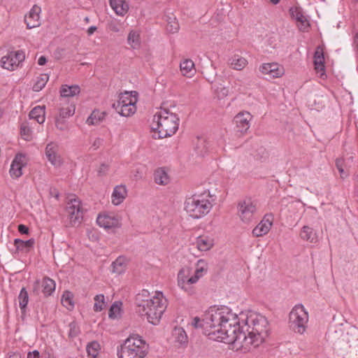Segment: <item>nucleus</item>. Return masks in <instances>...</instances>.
<instances>
[{
  "label": "nucleus",
  "mask_w": 358,
  "mask_h": 358,
  "mask_svg": "<svg viewBox=\"0 0 358 358\" xmlns=\"http://www.w3.org/2000/svg\"><path fill=\"white\" fill-rule=\"evenodd\" d=\"M239 315L227 306H211L203 315L205 334L218 342L236 345L238 331L241 329Z\"/></svg>",
  "instance_id": "f257e3e1"
},
{
  "label": "nucleus",
  "mask_w": 358,
  "mask_h": 358,
  "mask_svg": "<svg viewBox=\"0 0 358 358\" xmlns=\"http://www.w3.org/2000/svg\"><path fill=\"white\" fill-rule=\"evenodd\" d=\"M241 329L238 331L236 347L246 352L257 348L268 337L270 327L264 315L252 311L239 314Z\"/></svg>",
  "instance_id": "f03ea898"
},
{
  "label": "nucleus",
  "mask_w": 358,
  "mask_h": 358,
  "mask_svg": "<svg viewBox=\"0 0 358 358\" xmlns=\"http://www.w3.org/2000/svg\"><path fill=\"white\" fill-rule=\"evenodd\" d=\"M136 304L137 312L145 316L150 323L157 325L166 310L167 301L161 292H156L151 296L148 290L143 289L136 296Z\"/></svg>",
  "instance_id": "7ed1b4c3"
},
{
  "label": "nucleus",
  "mask_w": 358,
  "mask_h": 358,
  "mask_svg": "<svg viewBox=\"0 0 358 358\" xmlns=\"http://www.w3.org/2000/svg\"><path fill=\"white\" fill-rule=\"evenodd\" d=\"M180 119L176 113L161 108L152 119V129L157 131L159 138L173 135L178 129Z\"/></svg>",
  "instance_id": "20e7f679"
},
{
  "label": "nucleus",
  "mask_w": 358,
  "mask_h": 358,
  "mask_svg": "<svg viewBox=\"0 0 358 358\" xmlns=\"http://www.w3.org/2000/svg\"><path fill=\"white\" fill-rule=\"evenodd\" d=\"M148 350L145 341L138 335H131L117 348L118 358H144Z\"/></svg>",
  "instance_id": "39448f33"
},
{
  "label": "nucleus",
  "mask_w": 358,
  "mask_h": 358,
  "mask_svg": "<svg viewBox=\"0 0 358 358\" xmlns=\"http://www.w3.org/2000/svg\"><path fill=\"white\" fill-rule=\"evenodd\" d=\"M209 194H194L186 199L185 210L194 219H199L208 214L213 207Z\"/></svg>",
  "instance_id": "423d86ee"
},
{
  "label": "nucleus",
  "mask_w": 358,
  "mask_h": 358,
  "mask_svg": "<svg viewBox=\"0 0 358 358\" xmlns=\"http://www.w3.org/2000/svg\"><path fill=\"white\" fill-rule=\"evenodd\" d=\"M308 314L302 304L296 305L289 315V327L296 333L303 334L306 329Z\"/></svg>",
  "instance_id": "0eeeda50"
},
{
  "label": "nucleus",
  "mask_w": 358,
  "mask_h": 358,
  "mask_svg": "<svg viewBox=\"0 0 358 358\" xmlns=\"http://www.w3.org/2000/svg\"><path fill=\"white\" fill-rule=\"evenodd\" d=\"M136 99L132 98L130 94L125 92L121 94L117 102L114 103L113 106L120 115L124 117H129L136 112Z\"/></svg>",
  "instance_id": "6e6552de"
},
{
  "label": "nucleus",
  "mask_w": 358,
  "mask_h": 358,
  "mask_svg": "<svg viewBox=\"0 0 358 358\" xmlns=\"http://www.w3.org/2000/svg\"><path fill=\"white\" fill-rule=\"evenodd\" d=\"M237 208L238 215L243 222L249 224L255 220L257 208L250 199L240 201Z\"/></svg>",
  "instance_id": "1a4fd4ad"
},
{
  "label": "nucleus",
  "mask_w": 358,
  "mask_h": 358,
  "mask_svg": "<svg viewBox=\"0 0 358 358\" xmlns=\"http://www.w3.org/2000/svg\"><path fill=\"white\" fill-rule=\"evenodd\" d=\"M66 210L72 225L74 226L81 223L83 212L80 200L76 198L71 199L66 204Z\"/></svg>",
  "instance_id": "9d476101"
},
{
  "label": "nucleus",
  "mask_w": 358,
  "mask_h": 358,
  "mask_svg": "<svg viewBox=\"0 0 358 358\" xmlns=\"http://www.w3.org/2000/svg\"><path fill=\"white\" fill-rule=\"evenodd\" d=\"M25 58L24 53L18 50L10 52L0 60V66L8 71L15 70Z\"/></svg>",
  "instance_id": "9b49d317"
},
{
  "label": "nucleus",
  "mask_w": 358,
  "mask_h": 358,
  "mask_svg": "<svg viewBox=\"0 0 358 358\" xmlns=\"http://www.w3.org/2000/svg\"><path fill=\"white\" fill-rule=\"evenodd\" d=\"M191 273L190 268L184 267L178 273V285L189 295L194 293L192 285L195 284V282H190Z\"/></svg>",
  "instance_id": "f8f14e48"
},
{
  "label": "nucleus",
  "mask_w": 358,
  "mask_h": 358,
  "mask_svg": "<svg viewBox=\"0 0 358 358\" xmlns=\"http://www.w3.org/2000/svg\"><path fill=\"white\" fill-rule=\"evenodd\" d=\"M55 282L53 280L48 277H45L42 280L41 285L38 280H36L34 284L33 293L38 294L40 287H42V292L45 296H50L55 290Z\"/></svg>",
  "instance_id": "ddd939ff"
},
{
  "label": "nucleus",
  "mask_w": 358,
  "mask_h": 358,
  "mask_svg": "<svg viewBox=\"0 0 358 358\" xmlns=\"http://www.w3.org/2000/svg\"><path fill=\"white\" fill-rule=\"evenodd\" d=\"M273 216L272 214H266L263 220L253 229L252 234L255 237H260L266 234L273 224Z\"/></svg>",
  "instance_id": "4468645a"
},
{
  "label": "nucleus",
  "mask_w": 358,
  "mask_h": 358,
  "mask_svg": "<svg viewBox=\"0 0 358 358\" xmlns=\"http://www.w3.org/2000/svg\"><path fill=\"white\" fill-rule=\"evenodd\" d=\"M41 8L34 5L27 15L24 16V22L27 29H32L41 25L40 13Z\"/></svg>",
  "instance_id": "2eb2a0df"
},
{
  "label": "nucleus",
  "mask_w": 358,
  "mask_h": 358,
  "mask_svg": "<svg viewBox=\"0 0 358 358\" xmlns=\"http://www.w3.org/2000/svg\"><path fill=\"white\" fill-rule=\"evenodd\" d=\"M252 117V116L248 112L238 113L234 117L237 131L241 133L247 132L250 127Z\"/></svg>",
  "instance_id": "dca6fc26"
},
{
  "label": "nucleus",
  "mask_w": 358,
  "mask_h": 358,
  "mask_svg": "<svg viewBox=\"0 0 358 358\" xmlns=\"http://www.w3.org/2000/svg\"><path fill=\"white\" fill-rule=\"evenodd\" d=\"M24 156L22 154L15 155L12 162L9 171L10 175L13 178H18L22 175V167L24 166Z\"/></svg>",
  "instance_id": "f3484780"
},
{
  "label": "nucleus",
  "mask_w": 358,
  "mask_h": 358,
  "mask_svg": "<svg viewBox=\"0 0 358 358\" xmlns=\"http://www.w3.org/2000/svg\"><path fill=\"white\" fill-rule=\"evenodd\" d=\"M35 244V240L34 238H30L27 241H22L20 238H15L14 240V246L13 249H10V251L13 255L18 254L20 252H29Z\"/></svg>",
  "instance_id": "a211bd4d"
},
{
  "label": "nucleus",
  "mask_w": 358,
  "mask_h": 358,
  "mask_svg": "<svg viewBox=\"0 0 358 358\" xmlns=\"http://www.w3.org/2000/svg\"><path fill=\"white\" fill-rule=\"evenodd\" d=\"M97 224L105 229H111L120 226V221L115 216L108 214H100L96 219Z\"/></svg>",
  "instance_id": "6ab92c4d"
},
{
  "label": "nucleus",
  "mask_w": 358,
  "mask_h": 358,
  "mask_svg": "<svg viewBox=\"0 0 358 358\" xmlns=\"http://www.w3.org/2000/svg\"><path fill=\"white\" fill-rule=\"evenodd\" d=\"M314 65L317 73L322 78L325 74L324 57L322 48L317 47L314 54Z\"/></svg>",
  "instance_id": "aec40b11"
},
{
  "label": "nucleus",
  "mask_w": 358,
  "mask_h": 358,
  "mask_svg": "<svg viewBox=\"0 0 358 358\" xmlns=\"http://www.w3.org/2000/svg\"><path fill=\"white\" fill-rule=\"evenodd\" d=\"M173 343L179 345H185L188 342L187 335L183 328L175 327L171 332Z\"/></svg>",
  "instance_id": "412c9836"
},
{
  "label": "nucleus",
  "mask_w": 358,
  "mask_h": 358,
  "mask_svg": "<svg viewBox=\"0 0 358 358\" xmlns=\"http://www.w3.org/2000/svg\"><path fill=\"white\" fill-rule=\"evenodd\" d=\"M57 147L55 144L51 143L47 145L45 148V155L50 163L56 166L61 165L60 157L57 155Z\"/></svg>",
  "instance_id": "4be33fe9"
},
{
  "label": "nucleus",
  "mask_w": 358,
  "mask_h": 358,
  "mask_svg": "<svg viewBox=\"0 0 358 358\" xmlns=\"http://www.w3.org/2000/svg\"><path fill=\"white\" fill-rule=\"evenodd\" d=\"M259 71L265 75H268L271 78H279L282 74L281 70L278 69L277 64H263L259 67Z\"/></svg>",
  "instance_id": "5701e85b"
},
{
  "label": "nucleus",
  "mask_w": 358,
  "mask_h": 358,
  "mask_svg": "<svg viewBox=\"0 0 358 358\" xmlns=\"http://www.w3.org/2000/svg\"><path fill=\"white\" fill-rule=\"evenodd\" d=\"M208 270L207 264L203 259H199L196 264L194 273L192 275L190 282L196 283L198 280L206 273Z\"/></svg>",
  "instance_id": "b1692460"
},
{
  "label": "nucleus",
  "mask_w": 358,
  "mask_h": 358,
  "mask_svg": "<svg viewBox=\"0 0 358 358\" xmlns=\"http://www.w3.org/2000/svg\"><path fill=\"white\" fill-rule=\"evenodd\" d=\"M127 196V189L124 185H117L114 188L112 194V203L115 205H120L123 202Z\"/></svg>",
  "instance_id": "393cba45"
},
{
  "label": "nucleus",
  "mask_w": 358,
  "mask_h": 358,
  "mask_svg": "<svg viewBox=\"0 0 358 358\" xmlns=\"http://www.w3.org/2000/svg\"><path fill=\"white\" fill-rule=\"evenodd\" d=\"M110 6L115 13L120 16L124 15L129 10V6L125 0H110Z\"/></svg>",
  "instance_id": "a878e982"
},
{
  "label": "nucleus",
  "mask_w": 358,
  "mask_h": 358,
  "mask_svg": "<svg viewBox=\"0 0 358 358\" xmlns=\"http://www.w3.org/2000/svg\"><path fill=\"white\" fill-rule=\"evenodd\" d=\"M248 60L238 55H234L229 59V64L230 67L236 71L243 70L247 65Z\"/></svg>",
  "instance_id": "bb28decb"
},
{
  "label": "nucleus",
  "mask_w": 358,
  "mask_h": 358,
  "mask_svg": "<svg viewBox=\"0 0 358 358\" xmlns=\"http://www.w3.org/2000/svg\"><path fill=\"white\" fill-rule=\"evenodd\" d=\"M45 107L44 106H37L34 107L29 113L30 119L35 120L38 124H43L45 122Z\"/></svg>",
  "instance_id": "cd10ccee"
},
{
  "label": "nucleus",
  "mask_w": 358,
  "mask_h": 358,
  "mask_svg": "<svg viewBox=\"0 0 358 358\" xmlns=\"http://www.w3.org/2000/svg\"><path fill=\"white\" fill-rule=\"evenodd\" d=\"M155 182L160 185H166L170 182V178L164 168H159L154 173Z\"/></svg>",
  "instance_id": "c85d7f7f"
},
{
  "label": "nucleus",
  "mask_w": 358,
  "mask_h": 358,
  "mask_svg": "<svg viewBox=\"0 0 358 358\" xmlns=\"http://www.w3.org/2000/svg\"><path fill=\"white\" fill-rule=\"evenodd\" d=\"M300 236L303 240L311 243H316L318 241L316 233L314 231L313 228L308 226H304L301 229Z\"/></svg>",
  "instance_id": "c756f323"
},
{
  "label": "nucleus",
  "mask_w": 358,
  "mask_h": 358,
  "mask_svg": "<svg viewBox=\"0 0 358 358\" xmlns=\"http://www.w3.org/2000/svg\"><path fill=\"white\" fill-rule=\"evenodd\" d=\"M180 68L182 75L187 77H192L196 71L193 61L188 59L180 63Z\"/></svg>",
  "instance_id": "7c9ffc66"
},
{
  "label": "nucleus",
  "mask_w": 358,
  "mask_h": 358,
  "mask_svg": "<svg viewBox=\"0 0 358 358\" xmlns=\"http://www.w3.org/2000/svg\"><path fill=\"white\" fill-rule=\"evenodd\" d=\"M80 89L78 85H63L60 89V94L62 97H72L80 93Z\"/></svg>",
  "instance_id": "2f4dec72"
},
{
  "label": "nucleus",
  "mask_w": 358,
  "mask_h": 358,
  "mask_svg": "<svg viewBox=\"0 0 358 358\" xmlns=\"http://www.w3.org/2000/svg\"><path fill=\"white\" fill-rule=\"evenodd\" d=\"M213 244V240L208 236H199L196 239L197 248L200 251L209 250Z\"/></svg>",
  "instance_id": "473e14b6"
},
{
  "label": "nucleus",
  "mask_w": 358,
  "mask_h": 358,
  "mask_svg": "<svg viewBox=\"0 0 358 358\" xmlns=\"http://www.w3.org/2000/svg\"><path fill=\"white\" fill-rule=\"evenodd\" d=\"M106 113L99 110L92 111L90 117L87 119V124L89 125H97L103 121Z\"/></svg>",
  "instance_id": "72a5a7b5"
},
{
  "label": "nucleus",
  "mask_w": 358,
  "mask_h": 358,
  "mask_svg": "<svg viewBox=\"0 0 358 358\" xmlns=\"http://www.w3.org/2000/svg\"><path fill=\"white\" fill-rule=\"evenodd\" d=\"M289 13L292 18L296 20L297 22L304 24L307 22L306 17L304 16L302 9L298 6L291 7L289 10Z\"/></svg>",
  "instance_id": "f704fd0d"
},
{
  "label": "nucleus",
  "mask_w": 358,
  "mask_h": 358,
  "mask_svg": "<svg viewBox=\"0 0 358 358\" xmlns=\"http://www.w3.org/2000/svg\"><path fill=\"white\" fill-rule=\"evenodd\" d=\"M19 306L22 313H24L29 302V294L25 287H22L18 295Z\"/></svg>",
  "instance_id": "c9c22d12"
},
{
  "label": "nucleus",
  "mask_w": 358,
  "mask_h": 358,
  "mask_svg": "<svg viewBox=\"0 0 358 358\" xmlns=\"http://www.w3.org/2000/svg\"><path fill=\"white\" fill-rule=\"evenodd\" d=\"M49 80L48 74L44 73L40 75V76L37 77L35 83L33 85V90L34 92L41 91L46 85L47 82Z\"/></svg>",
  "instance_id": "e433bc0d"
},
{
  "label": "nucleus",
  "mask_w": 358,
  "mask_h": 358,
  "mask_svg": "<svg viewBox=\"0 0 358 358\" xmlns=\"http://www.w3.org/2000/svg\"><path fill=\"white\" fill-rule=\"evenodd\" d=\"M198 155L203 156L208 152V142L203 138H198L195 145Z\"/></svg>",
  "instance_id": "4c0bfd02"
},
{
  "label": "nucleus",
  "mask_w": 358,
  "mask_h": 358,
  "mask_svg": "<svg viewBox=\"0 0 358 358\" xmlns=\"http://www.w3.org/2000/svg\"><path fill=\"white\" fill-rule=\"evenodd\" d=\"M62 303L68 310L73 308L74 303L73 301V294L71 292L66 291L64 292L62 297Z\"/></svg>",
  "instance_id": "58836bf2"
},
{
  "label": "nucleus",
  "mask_w": 358,
  "mask_h": 358,
  "mask_svg": "<svg viewBox=\"0 0 358 358\" xmlns=\"http://www.w3.org/2000/svg\"><path fill=\"white\" fill-rule=\"evenodd\" d=\"M179 29V24L175 17H168L166 30L169 33H176Z\"/></svg>",
  "instance_id": "ea45409f"
},
{
  "label": "nucleus",
  "mask_w": 358,
  "mask_h": 358,
  "mask_svg": "<svg viewBox=\"0 0 358 358\" xmlns=\"http://www.w3.org/2000/svg\"><path fill=\"white\" fill-rule=\"evenodd\" d=\"M122 303L115 301L110 308L108 316L111 319H115L120 315Z\"/></svg>",
  "instance_id": "a19ab883"
},
{
  "label": "nucleus",
  "mask_w": 358,
  "mask_h": 358,
  "mask_svg": "<svg viewBox=\"0 0 358 358\" xmlns=\"http://www.w3.org/2000/svg\"><path fill=\"white\" fill-rule=\"evenodd\" d=\"M99 348L100 345L98 342L92 341L90 343L86 348L88 355L95 358L98 355Z\"/></svg>",
  "instance_id": "79ce46f5"
},
{
  "label": "nucleus",
  "mask_w": 358,
  "mask_h": 358,
  "mask_svg": "<svg viewBox=\"0 0 358 358\" xmlns=\"http://www.w3.org/2000/svg\"><path fill=\"white\" fill-rule=\"evenodd\" d=\"M94 310L96 312L101 311L105 307L103 294H98L94 297Z\"/></svg>",
  "instance_id": "37998d69"
},
{
  "label": "nucleus",
  "mask_w": 358,
  "mask_h": 358,
  "mask_svg": "<svg viewBox=\"0 0 358 358\" xmlns=\"http://www.w3.org/2000/svg\"><path fill=\"white\" fill-rule=\"evenodd\" d=\"M124 270V265L123 264V260L121 258H117L115 262L112 264V271L113 273H116L118 274L122 273Z\"/></svg>",
  "instance_id": "c03bdc74"
},
{
  "label": "nucleus",
  "mask_w": 358,
  "mask_h": 358,
  "mask_svg": "<svg viewBox=\"0 0 358 358\" xmlns=\"http://www.w3.org/2000/svg\"><path fill=\"white\" fill-rule=\"evenodd\" d=\"M69 336L71 338H73L76 336H78L80 333V330L79 328V326L76 322H72L69 324Z\"/></svg>",
  "instance_id": "a18cd8bd"
},
{
  "label": "nucleus",
  "mask_w": 358,
  "mask_h": 358,
  "mask_svg": "<svg viewBox=\"0 0 358 358\" xmlns=\"http://www.w3.org/2000/svg\"><path fill=\"white\" fill-rule=\"evenodd\" d=\"M20 134L26 141H29L31 138V130L26 124H22L21 125Z\"/></svg>",
  "instance_id": "49530a36"
},
{
  "label": "nucleus",
  "mask_w": 358,
  "mask_h": 358,
  "mask_svg": "<svg viewBox=\"0 0 358 358\" xmlns=\"http://www.w3.org/2000/svg\"><path fill=\"white\" fill-rule=\"evenodd\" d=\"M74 108H71L70 107H67L60 108L58 117H61L62 119H65L72 116L74 113Z\"/></svg>",
  "instance_id": "de8ad7c7"
},
{
  "label": "nucleus",
  "mask_w": 358,
  "mask_h": 358,
  "mask_svg": "<svg viewBox=\"0 0 358 358\" xmlns=\"http://www.w3.org/2000/svg\"><path fill=\"white\" fill-rule=\"evenodd\" d=\"M203 324V317L202 318V320H200V318L198 317H195L193 318L192 322V325L196 329H198V328L203 329V333L205 334V327Z\"/></svg>",
  "instance_id": "09e8293b"
},
{
  "label": "nucleus",
  "mask_w": 358,
  "mask_h": 358,
  "mask_svg": "<svg viewBox=\"0 0 358 358\" xmlns=\"http://www.w3.org/2000/svg\"><path fill=\"white\" fill-rule=\"evenodd\" d=\"M55 126L59 130H64L66 129L64 119H62L59 117H57L55 120Z\"/></svg>",
  "instance_id": "8fccbe9b"
},
{
  "label": "nucleus",
  "mask_w": 358,
  "mask_h": 358,
  "mask_svg": "<svg viewBox=\"0 0 358 358\" xmlns=\"http://www.w3.org/2000/svg\"><path fill=\"white\" fill-rule=\"evenodd\" d=\"M215 90L217 93L222 96H226L229 94L228 88L225 87L224 86H222V85L217 86Z\"/></svg>",
  "instance_id": "3c124183"
},
{
  "label": "nucleus",
  "mask_w": 358,
  "mask_h": 358,
  "mask_svg": "<svg viewBox=\"0 0 358 358\" xmlns=\"http://www.w3.org/2000/svg\"><path fill=\"white\" fill-rule=\"evenodd\" d=\"M336 166L341 173V178H345L347 176V174L345 173L344 169L343 168V161L341 159H336Z\"/></svg>",
  "instance_id": "603ef678"
},
{
  "label": "nucleus",
  "mask_w": 358,
  "mask_h": 358,
  "mask_svg": "<svg viewBox=\"0 0 358 358\" xmlns=\"http://www.w3.org/2000/svg\"><path fill=\"white\" fill-rule=\"evenodd\" d=\"M108 171V165L106 164H101L99 169H98L99 176H104Z\"/></svg>",
  "instance_id": "864d4df0"
},
{
  "label": "nucleus",
  "mask_w": 358,
  "mask_h": 358,
  "mask_svg": "<svg viewBox=\"0 0 358 358\" xmlns=\"http://www.w3.org/2000/svg\"><path fill=\"white\" fill-rule=\"evenodd\" d=\"M138 38V36L136 34H135L134 32H130L129 34V36H128L129 43H130V44L137 43Z\"/></svg>",
  "instance_id": "5fc2aeb1"
},
{
  "label": "nucleus",
  "mask_w": 358,
  "mask_h": 358,
  "mask_svg": "<svg viewBox=\"0 0 358 358\" xmlns=\"http://www.w3.org/2000/svg\"><path fill=\"white\" fill-rule=\"evenodd\" d=\"M18 231L22 234H28L29 228L24 224L18 225Z\"/></svg>",
  "instance_id": "6e6d98bb"
},
{
  "label": "nucleus",
  "mask_w": 358,
  "mask_h": 358,
  "mask_svg": "<svg viewBox=\"0 0 358 358\" xmlns=\"http://www.w3.org/2000/svg\"><path fill=\"white\" fill-rule=\"evenodd\" d=\"M40 354L38 350H34L33 352H29L27 355V358H39Z\"/></svg>",
  "instance_id": "4d7b16f0"
},
{
  "label": "nucleus",
  "mask_w": 358,
  "mask_h": 358,
  "mask_svg": "<svg viewBox=\"0 0 358 358\" xmlns=\"http://www.w3.org/2000/svg\"><path fill=\"white\" fill-rule=\"evenodd\" d=\"M50 194L52 196L55 197L57 199H59V192L57 190V189H55V188H50Z\"/></svg>",
  "instance_id": "13d9d810"
},
{
  "label": "nucleus",
  "mask_w": 358,
  "mask_h": 358,
  "mask_svg": "<svg viewBox=\"0 0 358 358\" xmlns=\"http://www.w3.org/2000/svg\"><path fill=\"white\" fill-rule=\"evenodd\" d=\"M46 62H47V59L45 56H41L38 59V64L40 66H43V65L45 64Z\"/></svg>",
  "instance_id": "bf43d9fd"
},
{
  "label": "nucleus",
  "mask_w": 358,
  "mask_h": 358,
  "mask_svg": "<svg viewBox=\"0 0 358 358\" xmlns=\"http://www.w3.org/2000/svg\"><path fill=\"white\" fill-rule=\"evenodd\" d=\"M97 29L96 26H91L88 28L87 32L89 36H91L94 34V32Z\"/></svg>",
  "instance_id": "052dcab7"
},
{
  "label": "nucleus",
  "mask_w": 358,
  "mask_h": 358,
  "mask_svg": "<svg viewBox=\"0 0 358 358\" xmlns=\"http://www.w3.org/2000/svg\"><path fill=\"white\" fill-rule=\"evenodd\" d=\"M101 142H102V139L99 138H96L93 143V147H94V149H96L97 148H99V145H101Z\"/></svg>",
  "instance_id": "680f3d73"
},
{
  "label": "nucleus",
  "mask_w": 358,
  "mask_h": 358,
  "mask_svg": "<svg viewBox=\"0 0 358 358\" xmlns=\"http://www.w3.org/2000/svg\"><path fill=\"white\" fill-rule=\"evenodd\" d=\"M8 358H21V355L20 353L14 352L10 354Z\"/></svg>",
  "instance_id": "e2e57ef3"
},
{
  "label": "nucleus",
  "mask_w": 358,
  "mask_h": 358,
  "mask_svg": "<svg viewBox=\"0 0 358 358\" xmlns=\"http://www.w3.org/2000/svg\"><path fill=\"white\" fill-rule=\"evenodd\" d=\"M280 0H270V1L273 3V4H278L279 2H280Z\"/></svg>",
  "instance_id": "0e129e2a"
},
{
  "label": "nucleus",
  "mask_w": 358,
  "mask_h": 358,
  "mask_svg": "<svg viewBox=\"0 0 358 358\" xmlns=\"http://www.w3.org/2000/svg\"><path fill=\"white\" fill-rule=\"evenodd\" d=\"M84 20H85L86 22H89L90 19H89V17H85V19H84Z\"/></svg>",
  "instance_id": "69168bd1"
},
{
  "label": "nucleus",
  "mask_w": 358,
  "mask_h": 358,
  "mask_svg": "<svg viewBox=\"0 0 358 358\" xmlns=\"http://www.w3.org/2000/svg\"><path fill=\"white\" fill-rule=\"evenodd\" d=\"M355 1L358 2V0H355Z\"/></svg>",
  "instance_id": "338daca9"
},
{
  "label": "nucleus",
  "mask_w": 358,
  "mask_h": 358,
  "mask_svg": "<svg viewBox=\"0 0 358 358\" xmlns=\"http://www.w3.org/2000/svg\"><path fill=\"white\" fill-rule=\"evenodd\" d=\"M48 358H50V357H48Z\"/></svg>",
  "instance_id": "774afa93"
}]
</instances>
